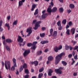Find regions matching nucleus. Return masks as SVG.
<instances>
[{
    "label": "nucleus",
    "instance_id": "nucleus-1",
    "mask_svg": "<svg viewBox=\"0 0 78 78\" xmlns=\"http://www.w3.org/2000/svg\"><path fill=\"white\" fill-rule=\"evenodd\" d=\"M65 55L64 53H62L59 54L55 57V64L57 65L59 63L60 61L62 59V56Z\"/></svg>",
    "mask_w": 78,
    "mask_h": 78
},
{
    "label": "nucleus",
    "instance_id": "nucleus-2",
    "mask_svg": "<svg viewBox=\"0 0 78 78\" xmlns=\"http://www.w3.org/2000/svg\"><path fill=\"white\" fill-rule=\"evenodd\" d=\"M54 30L53 28H51L50 30V34L48 35V37H50V36H52L53 37H55L57 36L58 31H54L53 32Z\"/></svg>",
    "mask_w": 78,
    "mask_h": 78
},
{
    "label": "nucleus",
    "instance_id": "nucleus-3",
    "mask_svg": "<svg viewBox=\"0 0 78 78\" xmlns=\"http://www.w3.org/2000/svg\"><path fill=\"white\" fill-rule=\"evenodd\" d=\"M11 62L10 61H5V68L7 70L9 69V70H11Z\"/></svg>",
    "mask_w": 78,
    "mask_h": 78
},
{
    "label": "nucleus",
    "instance_id": "nucleus-4",
    "mask_svg": "<svg viewBox=\"0 0 78 78\" xmlns=\"http://www.w3.org/2000/svg\"><path fill=\"white\" fill-rule=\"evenodd\" d=\"M13 62L14 64V66H12L11 68V70L13 71L15 70V67H17L16 63V60L15 58H13L12 59Z\"/></svg>",
    "mask_w": 78,
    "mask_h": 78
},
{
    "label": "nucleus",
    "instance_id": "nucleus-5",
    "mask_svg": "<svg viewBox=\"0 0 78 78\" xmlns=\"http://www.w3.org/2000/svg\"><path fill=\"white\" fill-rule=\"evenodd\" d=\"M63 67H60L59 69H55V71L56 73H58V74H62V70L63 69Z\"/></svg>",
    "mask_w": 78,
    "mask_h": 78
},
{
    "label": "nucleus",
    "instance_id": "nucleus-6",
    "mask_svg": "<svg viewBox=\"0 0 78 78\" xmlns=\"http://www.w3.org/2000/svg\"><path fill=\"white\" fill-rule=\"evenodd\" d=\"M46 10H44L42 12V13L43 14V15L42 16V19H45L47 16H48V13H46Z\"/></svg>",
    "mask_w": 78,
    "mask_h": 78
},
{
    "label": "nucleus",
    "instance_id": "nucleus-7",
    "mask_svg": "<svg viewBox=\"0 0 78 78\" xmlns=\"http://www.w3.org/2000/svg\"><path fill=\"white\" fill-rule=\"evenodd\" d=\"M41 23V21H38V22H37L36 23H35V27L34 28V29L35 30H36L38 28V27H40V25H39L40 23Z\"/></svg>",
    "mask_w": 78,
    "mask_h": 78
},
{
    "label": "nucleus",
    "instance_id": "nucleus-8",
    "mask_svg": "<svg viewBox=\"0 0 78 78\" xmlns=\"http://www.w3.org/2000/svg\"><path fill=\"white\" fill-rule=\"evenodd\" d=\"M27 33H28V34L27 35V36H29L32 32V27H30L29 28H27Z\"/></svg>",
    "mask_w": 78,
    "mask_h": 78
},
{
    "label": "nucleus",
    "instance_id": "nucleus-9",
    "mask_svg": "<svg viewBox=\"0 0 78 78\" xmlns=\"http://www.w3.org/2000/svg\"><path fill=\"white\" fill-rule=\"evenodd\" d=\"M51 5H49L47 9V12H48L49 14V15H51V12H52V9H51Z\"/></svg>",
    "mask_w": 78,
    "mask_h": 78
},
{
    "label": "nucleus",
    "instance_id": "nucleus-10",
    "mask_svg": "<svg viewBox=\"0 0 78 78\" xmlns=\"http://www.w3.org/2000/svg\"><path fill=\"white\" fill-rule=\"evenodd\" d=\"M30 53V50H25L23 53V56L24 57L26 56L27 55H28L29 53Z\"/></svg>",
    "mask_w": 78,
    "mask_h": 78
},
{
    "label": "nucleus",
    "instance_id": "nucleus-11",
    "mask_svg": "<svg viewBox=\"0 0 78 78\" xmlns=\"http://www.w3.org/2000/svg\"><path fill=\"white\" fill-rule=\"evenodd\" d=\"M23 41V39L22 38V37L20 36H18V42L22 43Z\"/></svg>",
    "mask_w": 78,
    "mask_h": 78
},
{
    "label": "nucleus",
    "instance_id": "nucleus-12",
    "mask_svg": "<svg viewBox=\"0 0 78 78\" xmlns=\"http://www.w3.org/2000/svg\"><path fill=\"white\" fill-rule=\"evenodd\" d=\"M53 72V70H52L51 69H49V71L48 73V75L49 76H52V73Z\"/></svg>",
    "mask_w": 78,
    "mask_h": 78
},
{
    "label": "nucleus",
    "instance_id": "nucleus-13",
    "mask_svg": "<svg viewBox=\"0 0 78 78\" xmlns=\"http://www.w3.org/2000/svg\"><path fill=\"white\" fill-rule=\"evenodd\" d=\"M57 9H58L56 7H53L52 9V12H56Z\"/></svg>",
    "mask_w": 78,
    "mask_h": 78
},
{
    "label": "nucleus",
    "instance_id": "nucleus-14",
    "mask_svg": "<svg viewBox=\"0 0 78 78\" xmlns=\"http://www.w3.org/2000/svg\"><path fill=\"white\" fill-rule=\"evenodd\" d=\"M71 32L72 33V34H74L75 32V28H73L71 30Z\"/></svg>",
    "mask_w": 78,
    "mask_h": 78
},
{
    "label": "nucleus",
    "instance_id": "nucleus-15",
    "mask_svg": "<svg viewBox=\"0 0 78 78\" xmlns=\"http://www.w3.org/2000/svg\"><path fill=\"white\" fill-rule=\"evenodd\" d=\"M5 41L6 42H7V43H8L9 44L12 43V41L11 40V39H7Z\"/></svg>",
    "mask_w": 78,
    "mask_h": 78
},
{
    "label": "nucleus",
    "instance_id": "nucleus-16",
    "mask_svg": "<svg viewBox=\"0 0 78 78\" xmlns=\"http://www.w3.org/2000/svg\"><path fill=\"white\" fill-rule=\"evenodd\" d=\"M41 44H45L48 43V41H41Z\"/></svg>",
    "mask_w": 78,
    "mask_h": 78
},
{
    "label": "nucleus",
    "instance_id": "nucleus-17",
    "mask_svg": "<svg viewBox=\"0 0 78 78\" xmlns=\"http://www.w3.org/2000/svg\"><path fill=\"white\" fill-rule=\"evenodd\" d=\"M48 60L49 61H51L53 60V58L52 56H48Z\"/></svg>",
    "mask_w": 78,
    "mask_h": 78
},
{
    "label": "nucleus",
    "instance_id": "nucleus-18",
    "mask_svg": "<svg viewBox=\"0 0 78 78\" xmlns=\"http://www.w3.org/2000/svg\"><path fill=\"white\" fill-rule=\"evenodd\" d=\"M69 8L71 9H73L75 8V5L73 4H69Z\"/></svg>",
    "mask_w": 78,
    "mask_h": 78
},
{
    "label": "nucleus",
    "instance_id": "nucleus-19",
    "mask_svg": "<svg viewBox=\"0 0 78 78\" xmlns=\"http://www.w3.org/2000/svg\"><path fill=\"white\" fill-rule=\"evenodd\" d=\"M54 50L55 52H56V53L58 52V47H55L54 48Z\"/></svg>",
    "mask_w": 78,
    "mask_h": 78
},
{
    "label": "nucleus",
    "instance_id": "nucleus-20",
    "mask_svg": "<svg viewBox=\"0 0 78 78\" xmlns=\"http://www.w3.org/2000/svg\"><path fill=\"white\" fill-rule=\"evenodd\" d=\"M36 6V5H35V4H33V5H32V7L31 9V11H33L34 9H35Z\"/></svg>",
    "mask_w": 78,
    "mask_h": 78
},
{
    "label": "nucleus",
    "instance_id": "nucleus-21",
    "mask_svg": "<svg viewBox=\"0 0 78 78\" xmlns=\"http://www.w3.org/2000/svg\"><path fill=\"white\" fill-rule=\"evenodd\" d=\"M42 52V51H38L37 52V53H36L37 55V56H38L39 55H41Z\"/></svg>",
    "mask_w": 78,
    "mask_h": 78
},
{
    "label": "nucleus",
    "instance_id": "nucleus-22",
    "mask_svg": "<svg viewBox=\"0 0 78 78\" xmlns=\"http://www.w3.org/2000/svg\"><path fill=\"white\" fill-rule=\"evenodd\" d=\"M62 63L63 65V66H67V63L66 62V61H62Z\"/></svg>",
    "mask_w": 78,
    "mask_h": 78
},
{
    "label": "nucleus",
    "instance_id": "nucleus-23",
    "mask_svg": "<svg viewBox=\"0 0 78 78\" xmlns=\"http://www.w3.org/2000/svg\"><path fill=\"white\" fill-rule=\"evenodd\" d=\"M39 12V10L38 9H37L35 10V11L34 12V15L35 16V15H37V14H38Z\"/></svg>",
    "mask_w": 78,
    "mask_h": 78
},
{
    "label": "nucleus",
    "instance_id": "nucleus-24",
    "mask_svg": "<svg viewBox=\"0 0 78 78\" xmlns=\"http://www.w3.org/2000/svg\"><path fill=\"white\" fill-rule=\"evenodd\" d=\"M5 27H7L8 30H9L10 29V27L9 25V23H6L5 25Z\"/></svg>",
    "mask_w": 78,
    "mask_h": 78
},
{
    "label": "nucleus",
    "instance_id": "nucleus-25",
    "mask_svg": "<svg viewBox=\"0 0 78 78\" xmlns=\"http://www.w3.org/2000/svg\"><path fill=\"white\" fill-rule=\"evenodd\" d=\"M33 46L31 47V49H34V50H35L36 48L37 47L35 46L34 45H33V44H32Z\"/></svg>",
    "mask_w": 78,
    "mask_h": 78
},
{
    "label": "nucleus",
    "instance_id": "nucleus-26",
    "mask_svg": "<svg viewBox=\"0 0 78 78\" xmlns=\"http://www.w3.org/2000/svg\"><path fill=\"white\" fill-rule=\"evenodd\" d=\"M63 11L64 10L63 9V8H62V7H60V8L59 9V12H60L62 13V12H63Z\"/></svg>",
    "mask_w": 78,
    "mask_h": 78
},
{
    "label": "nucleus",
    "instance_id": "nucleus-27",
    "mask_svg": "<svg viewBox=\"0 0 78 78\" xmlns=\"http://www.w3.org/2000/svg\"><path fill=\"white\" fill-rule=\"evenodd\" d=\"M5 47L6 50H7L9 51H10V49L9 47L8 46V45H5Z\"/></svg>",
    "mask_w": 78,
    "mask_h": 78
},
{
    "label": "nucleus",
    "instance_id": "nucleus-28",
    "mask_svg": "<svg viewBox=\"0 0 78 78\" xmlns=\"http://www.w3.org/2000/svg\"><path fill=\"white\" fill-rule=\"evenodd\" d=\"M66 50H68L69 49V46H68V45L66 44L65 46Z\"/></svg>",
    "mask_w": 78,
    "mask_h": 78
},
{
    "label": "nucleus",
    "instance_id": "nucleus-29",
    "mask_svg": "<svg viewBox=\"0 0 78 78\" xmlns=\"http://www.w3.org/2000/svg\"><path fill=\"white\" fill-rule=\"evenodd\" d=\"M23 5V2H22V1H20L19 2V6H22Z\"/></svg>",
    "mask_w": 78,
    "mask_h": 78
},
{
    "label": "nucleus",
    "instance_id": "nucleus-30",
    "mask_svg": "<svg viewBox=\"0 0 78 78\" xmlns=\"http://www.w3.org/2000/svg\"><path fill=\"white\" fill-rule=\"evenodd\" d=\"M67 22V20L66 19H64V20H63L62 21V23L63 24H64V25H65L66 24V23Z\"/></svg>",
    "mask_w": 78,
    "mask_h": 78
},
{
    "label": "nucleus",
    "instance_id": "nucleus-31",
    "mask_svg": "<svg viewBox=\"0 0 78 78\" xmlns=\"http://www.w3.org/2000/svg\"><path fill=\"white\" fill-rule=\"evenodd\" d=\"M60 25L59 27H58V30H62V27L61 24V21H60Z\"/></svg>",
    "mask_w": 78,
    "mask_h": 78
},
{
    "label": "nucleus",
    "instance_id": "nucleus-32",
    "mask_svg": "<svg viewBox=\"0 0 78 78\" xmlns=\"http://www.w3.org/2000/svg\"><path fill=\"white\" fill-rule=\"evenodd\" d=\"M66 33L68 35H70V30L69 29H68V30H67Z\"/></svg>",
    "mask_w": 78,
    "mask_h": 78
},
{
    "label": "nucleus",
    "instance_id": "nucleus-33",
    "mask_svg": "<svg viewBox=\"0 0 78 78\" xmlns=\"http://www.w3.org/2000/svg\"><path fill=\"white\" fill-rule=\"evenodd\" d=\"M43 75V74L42 73H40L38 75V78H41Z\"/></svg>",
    "mask_w": 78,
    "mask_h": 78
},
{
    "label": "nucleus",
    "instance_id": "nucleus-34",
    "mask_svg": "<svg viewBox=\"0 0 78 78\" xmlns=\"http://www.w3.org/2000/svg\"><path fill=\"white\" fill-rule=\"evenodd\" d=\"M25 73H27V74H29V70H28V69H25Z\"/></svg>",
    "mask_w": 78,
    "mask_h": 78
},
{
    "label": "nucleus",
    "instance_id": "nucleus-35",
    "mask_svg": "<svg viewBox=\"0 0 78 78\" xmlns=\"http://www.w3.org/2000/svg\"><path fill=\"white\" fill-rule=\"evenodd\" d=\"M34 64H35V66H37L38 65V61H34Z\"/></svg>",
    "mask_w": 78,
    "mask_h": 78
},
{
    "label": "nucleus",
    "instance_id": "nucleus-36",
    "mask_svg": "<svg viewBox=\"0 0 78 78\" xmlns=\"http://www.w3.org/2000/svg\"><path fill=\"white\" fill-rule=\"evenodd\" d=\"M45 35V33H42V34H41V33L40 34V36L41 37H44Z\"/></svg>",
    "mask_w": 78,
    "mask_h": 78
},
{
    "label": "nucleus",
    "instance_id": "nucleus-37",
    "mask_svg": "<svg viewBox=\"0 0 78 78\" xmlns=\"http://www.w3.org/2000/svg\"><path fill=\"white\" fill-rule=\"evenodd\" d=\"M44 70V67H42V68H41V69H39V72H43Z\"/></svg>",
    "mask_w": 78,
    "mask_h": 78
},
{
    "label": "nucleus",
    "instance_id": "nucleus-38",
    "mask_svg": "<svg viewBox=\"0 0 78 78\" xmlns=\"http://www.w3.org/2000/svg\"><path fill=\"white\" fill-rule=\"evenodd\" d=\"M27 64H24L23 65V68H24V69H26V68H27Z\"/></svg>",
    "mask_w": 78,
    "mask_h": 78
},
{
    "label": "nucleus",
    "instance_id": "nucleus-39",
    "mask_svg": "<svg viewBox=\"0 0 78 78\" xmlns=\"http://www.w3.org/2000/svg\"><path fill=\"white\" fill-rule=\"evenodd\" d=\"M60 22L61 21L60 20H59L58 22L57 23V25L58 27H60Z\"/></svg>",
    "mask_w": 78,
    "mask_h": 78
},
{
    "label": "nucleus",
    "instance_id": "nucleus-40",
    "mask_svg": "<svg viewBox=\"0 0 78 78\" xmlns=\"http://www.w3.org/2000/svg\"><path fill=\"white\" fill-rule=\"evenodd\" d=\"M50 5L51 6V7L52 6H54V4L53 2V1H51L50 3Z\"/></svg>",
    "mask_w": 78,
    "mask_h": 78
},
{
    "label": "nucleus",
    "instance_id": "nucleus-41",
    "mask_svg": "<svg viewBox=\"0 0 78 78\" xmlns=\"http://www.w3.org/2000/svg\"><path fill=\"white\" fill-rule=\"evenodd\" d=\"M17 20H15V21L13 23V25H17Z\"/></svg>",
    "mask_w": 78,
    "mask_h": 78
},
{
    "label": "nucleus",
    "instance_id": "nucleus-42",
    "mask_svg": "<svg viewBox=\"0 0 78 78\" xmlns=\"http://www.w3.org/2000/svg\"><path fill=\"white\" fill-rule=\"evenodd\" d=\"M73 24V23H72V22H69L68 23V25L69 26H71Z\"/></svg>",
    "mask_w": 78,
    "mask_h": 78
},
{
    "label": "nucleus",
    "instance_id": "nucleus-43",
    "mask_svg": "<svg viewBox=\"0 0 78 78\" xmlns=\"http://www.w3.org/2000/svg\"><path fill=\"white\" fill-rule=\"evenodd\" d=\"M27 45L28 47H31L33 45V44L31 43H28L27 44Z\"/></svg>",
    "mask_w": 78,
    "mask_h": 78
},
{
    "label": "nucleus",
    "instance_id": "nucleus-44",
    "mask_svg": "<svg viewBox=\"0 0 78 78\" xmlns=\"http://www.w3.org/2000/svg\"><path fill=\"white\" fill-rule=\"evenodd\" d=\"M71 42L72 43H73V45H75V44H76L77 43V42L76 41H71Z\"/></svg>",
    "mask_w": 78,
    "mask_h": 78
},
{
    "label": "nucleus",
    "instance_id": "nucleus-45",
    "mask_svg": "<svg viewBox=\"0 0 78 78\" xmlns=\"http://www.w3.org/2000/svg\"><path fill=\"white\" fill-rule=\"evenodd\" d=\"M3 22L2 20H0V27H1L2 26V24H3Z\"/></svg>",
    "mask_w": 78,
    "mask_h": 78
},
{
    "label": "nucleus",
    "instance_id": "nucleus-46",
    "mask_svg": "<svg viewBox=\"0 0 78 78\" xmlns=\"http://www.w3.org/2000/svg\"><path fill=\"white\" fill-rule=\"evenodd\" d=\"M78 46H75V47H74V50H77L78 49Z\"/></svg>",
    "mask_w": 78,
    "mask_h": 78
},
{
    "label": "nucleus",
    "instance_id": "nucleus-47",
    "mask_svg": "<svg viewBox=\"0 0 78 78\" xmlns=\"http://www.w3.org/2000/svg\"><path fill=\"white\" fill-rule=\"evenodd\" d=\"M37 42L36 41H35L33 42V45H34L35 46H36V45L37 44Z\"/></svg>",
    "mask_w": 78,
    "mask_h": 78
},
{
    "label": "nucleus",
    "instance_id": "nucleus-48",
    "mask_svg": "<svg viewBox=\"0 0 78 78\" xmlns=\"http://www.w3.org/2000/svg\"><path fill=\"white\" fill-rule=\"evenodd\" d=\"M72 56V54H69L68 55V58H71Z\"/></svg>",
    "mask_w": 78,
    "mask_h": 78
},
{
    "label": "nucleus",
    "instance_id": "nucleus-49",
    "mask_svg": "<svg viewBox=\"0 0 78 78\" xmlns=\"http://www.w3.org/2000/svg\"><path fill=\"white\" fill-rule=\"evenodd\" d=\"M62 48V45H59L58 48V50H61Z\"/></svg>",
    "mask_w": 78,
    "mask_h": 78
},
{
    "label": "nucleus",
    "instance_id": "nucleus-50",
    "mask_svg": "<svg viewBox=\"0 0 78 78\" xmlns=\"http://www.w3.org/2000/svg\"><path fill=\"white\" fill-rule=\"evenodd\" d=\"M77 73L76 72H74L73 75L74 76H77Z\"/></svg>",
    "mask_w": 78,
    "mask_h": 78
},
{
    "label": "nucleus",
    "instance_id": "nucleus-51",
    "mask_svg": "<svg viewBox=\"0 0 78 78\" xmlns=\"http://www.w3.org/2000/svg\"><path fill=\"white\" fill-rule=\"evenodd\" d=\"M37 22V20H33V22H32V24H34L35 23H36Z\"/></svg>",
    "mask_w": 78,
    "mask_h": 78
},
{
    "label": "nucleus",
    "instance_id": "nucleus-52",
    "mask_svg": "<svg viewBox=\"0 0 78 78\" xmlns=\"http://www.w3.org/2000/svg\"><path fill=\"white\" fill-rule=\"evenodd\" d=\"M69 48H70V50H72L73 48L71 46H69Z\"/></svg>",
    "mask_w": 78,
    "mask_h": 78
},
{
    "label": "nucleus",
    "instance_id": "nucleus-53",
    "mask_svg": "<svg viewBox=\"0 0 78 78\" xmlns=\"http://www.w3.org/2000/svg\"><path fill=\"white\" fill-rule=\"evenodd\" d=\"M74 59H78V55H75L74 57Z\"/></svg>",
    "mask_w": 78,
    "mask_h": 78
},
{
    "label": "nucleus",
    "instance_id": "nucleus-54",
    "mask_svg": "<svg viewBox=\"0 0 78 78\" xmlns=\"http://www.w3.org/2000/svg\"><path fill=\"white\" fill-rule=\"evenodd\" d=\"M23 67H21L20 69V71L22 72V70H23Z\"/></svg>",
    "mask_w": 78,
    "mask_h": 78
},
{
    "label": "nucleus",
    "instance_id": "nucleus-55",
    "mask_svg": "<svg viewBox=\"0 0 78 78\" xmlns=\"http://www.w3.org/2000/svg\"><path fill=\"white\" fill-rule=\"evenodd\" d=\"M29 77V75H26L24 76L25 78H28Z\"/></svg>",
    "mask_w": 78,
    "mask_h": 78
},
{
    "label": "nucleus",
    "instance_id": "nucleus-56",
    "mask_svg": "<svg viewBox=\"0 0 78 78\" xmlns=\"http://www.w3.org/2000/svg\"><path fill=\"white\" fill-rule=\"evenodd\" d=\"M3 31V29L2 28V27H0V32H2Z\"/></svg>",
    "mask_w": 78,
    "mask_h": 78
},
{
    "label": "nucleus",
    "instance_id": "nucleus-57",
    "mask_svg": "<svg viewBox=\"0 0 78 78\" xmlns=\"http://www.w3.org/2000/svg\"><path fill=\"white\" fill-rule=\"evenodd\" d=\"M46 28H45V27H42V28H41V30L43 31H44V30H46Z\"/></svg>",
    "mask_w": 78,
    "mask_h": 78
},
{
    "label": "nucleus",
    "instance_id": "nucleus-58",
    "mask_svg": "<svg viewBox=\"0 0 78 78\" xmlns=\"http://www.w3.org/2000/svg\"><path fill=\"white\" fill-rule=\"evenodd\" d=\"M42 56H40L39 59H38V60L39 61H41L42 59Z\"/></svg>",
    "mask_w": 78,
    "mask_h": 78
},
{
    "label": "nucleus",
    "instance_id": "nucleus-59",
    "mask_svg": "<svg viewBox=\"0 0 78 78\" xmlns=\"http://www.w3.org/2000/svg\"><path fill=\"white\" fill-rule=\"evenodd\" d=\"M69 25H67L66 26V30H68V28H69Z\"/></svg>",
    "mask_w": 78,
    "mask_h": 78
},
{
    "label": "nucleus",
    "instance_id": "nucleus-60",
    "mask_svg": "<svg viewBox=\"0 0 78 78\" xmlns=\"http://www.w3.org/2000/svg\"><path fill=\"white\" fill-rule=\"evenodd\" d=\"M10 18H11V16H8L7 19L8 20H10Z\"/></svg>",
    "mask_w": 78,
    "mask_h": 78
},
{
    "label": "nucleus",
    "instance_id": "nucleus-61",
    "mask_svg": "<svg viewBox=\"0 0 78 78\" xmlns=\"http://www.w3.org/2000/svg\"><path fill=\"white\" fill-rule=\"evenodd\" d=\"M72 54L73 55V56H74L75 55V51H73L72 52Z\"/></svg>",
    "mask_w": 78,
    "mask_h": 78
},
{
    "label": "nucleus",
    "instance_id": "nucleus-62",
    "mask_svg": "<svg viewBox=\"0 0 78 78\" xmlns=\"http://www.w3.org/2000/svg\"><path fill=\"white\" fill-rule=\"evenodd\" d=\"M22 58H23L22 57H20L19 58H18V59H19V60H22Z\"/></svg>",
    "mask_w": 78,
    "mask_h": 78
},
{
    "label": "nucleus",
    "instance_id": "nucleus-63",
    "mask_svg": "<svg viewBox=\"0 0 78 78\" xmlns=\"http://www.w3.org/2000/svg\"><path fill=\"white\" fill-rule=\"evenodd\" d=\"M23 31H21L20 33H21L22 35H23V37H24V35H23Z\"/></svg>",
    "mask_w": 78,
    "mask_h": 78
},
{
    "label": "nucleus",
    "instance_id": "nucleus-64",
    "mask_svg": "<svg viewBox=\"0 0 78 78\" xmlns=\"http://www.w3.org/2000/svg\"><path fill=\"white\" fill-rule=\"evenodd\" d=\"M52 78H57V77L56 76H52Z\"/></svg>",
    "mask_w": 78,
    "mask_h": 78
}]
</instances>
